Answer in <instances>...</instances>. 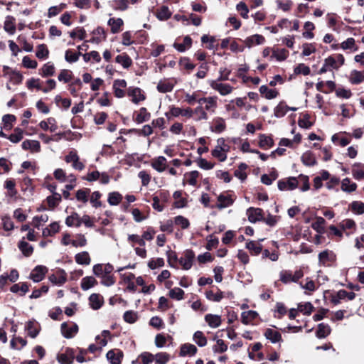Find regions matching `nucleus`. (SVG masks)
<instances>
[{"instance_id": "obj_18", "label": "nucleus", "mask_w": 364, "mask_h": 364, "mask_svg": "<svg viewBox=\"0 0 364 364\" xmlns=\"http://www.w3.org/2000/svg\"><path fill=\"white\" fill-rule=\"evenodd\" d=\"M245 247L254 256L259 255L262 252V245L258 241L250 240L246 242Z\"/></svg>"}, {"instance_id": "obj_43", "label": "nucleus", "mask_w": 364, "mask_h": 364, "mask_svg": "<svg viewBox=\"0 0 364 364\" xmlns=\"http://www.w3.org/2000/svg\"><path fill=\"white\" fill-rule=\"evenodd\" d=\"M217 40L215 36H210L208 35H203L201 37V42L203 43H207L208 44L206 46V48L209 50H218V44H215Z\"/></svg>"}, {"instance_id": "obj_56", "label": "nucleus", "mask_w": 364, "mask_h": 364, "mask_svg": "<svg viewBox=\"0 0 364 364\" xmlns=\"http://www.w3.org/2000/svg\"><path fill=\"white\" fill-rule=\"evenodd\" d=\"M127 240L129 243H131L132 247H134L135 244H137L140 247H144L146 245V242L145 241H144L142 236L140 237L139 235L136 234L129 235Z\"/></svg>"}, {"instance_id": "obj_58", "label": "nucleus", "mask_w": 364, "mask_h": 364, "mask_svg": "<svg viewBox=\"0 0 364 364\" xmlns=\"http://www.w3.org/2000/svg\"><path fill=\"white\" fill-rule=\"evenodd\" d=\"M364 81V75L358 70H353L351 72L350 82L353 85H358Z\"/></svg>"}, {"instance_id": "obj_10", "label": "nucleus", "mask_w": 364, "mask_h": 364, "mask_svg": "<svg viewBox=\"0 0 364 364\" xmlns=\"http://www.w3.org/2000/svg\"><path fill=\"white\" fill-rule=\"evenodd\" d=\"M151 117V114L149 112L146 107H141L139 112L135 111L133 114V120L137 124H141L144 122L149 121Z\"/></svg>"}, {"instance_id": "obj_8", "label": "nucleus", "mask_w": 364, "mask_h": 364, "mask_svg": "<svg viewBox=\"0 0 364 364\" xmlns=\"http://www.w3.org/2000/svg\"><path fill=\"white\" fill-rule=\"evenodd\" d=\"M195 253L192 250H186L184 252V257H181L178 262L182 265L183 269L188 270L191 268Z\"/></svg>"}, {"instance_id": "obj_20", "label": "nucleus", "mask_w": 364, "mask_h": 364, "mask_svg": "<svg viewBox=\"0 0 364 364\" xmlns=\"http://www.w3.org/2000/svg\"><path fill=\"white\" fill-rule=\"evenodd\" d=\"M264 336L272 343H276L282 341V337L279 331H274L272 328H266L264 333Z\"/></svg>"}, {"instance_id": "obj_15", "label": "nucleus", "mask_w": 364, "mask_h": 364, "mask_svg": "<svg viewBox=\"0 0 364 364\" xmlns=\"http://www.w3.org/2000/svg\"><path fill=\"white\" fill-rule=\"evenodd\" d=\"M198 352V348L196 346L191 343H184L181 346L179 355L181 357L193 356Z\"/></svg>"}, {"instance_id": "obj_59", "label": "nucleus", "mask_w": 364, "mask_h": 364, "mask_svg": "<svg viewBox=\"0 0 364 364\" xmlns=\"http://www.w3.org/2000/svg\"><path fill=\"white\" fill-rule=\"evenodd\" d=\"M154 195L159 198V200L162 203V204H166L170 200V193L168 191L161 189L156 191Z\"/></svg>"}, {"instance_id": "obj_1", "label": "nucleus", "mask_w": 364, "mask_h": 364, "mask_svg": "<svg viewBox=\"0 0 364 364\" xmlns=\"http://www.w3.org/2000/svg\"><path fill=\"white\" fill-rule=\"evenodd\" d=\"M304 277L301 269L296 270L294 274L291 270H282L279 273L280 281L284 284L297 282Z\"/></svg>"}, {"instance_id": "obj_23", "label": "nucleus", "mask_w": 364, "mask_h": 364, "mask_svg": "<svg viewBox=\"0 0 364 364\" xmlns=\"http://www.w3.org/2000/svg\"><path fill=\"white\" fill-rule=\"evenodd\" d=\"M117 350V353H115L114 350H110L106 354V357L111 364H120L122 362L124 355L123 352L120 350Z\"/></svg>"}, {"instance_id": "obj_29", "label": "nucleus", "mask_w": 364, "mask_h": 364, "mask_svg": "<svg viewBox=\"0 0 364 364\" xmlns=\"http://www.w3.org/2000/svg\"><path fill=\"white\" fill-rule=\"evenodd\" d=\"M258 316L259 314L255 311L250 310L247 311H244L241 314V321L243 324L247 325L256 319Z\"/></svg>"}, {"instance_id": "obj_39", "label": "nucleus", "mask_w": 364, "mask_h": 364, "mask_svg": "<svg viewBox=\"0 0 364 364\" xmlns=\"http://www.w3.org/2000/svg\"><path fill=\"white\" fill-rule=\"evenodd\" d=\"M74 78L73 72L68 69H63L60 71L58 80L63 83H68Z\"/></svg>"}, {"instance_id": "obj_41", "label": "nucleus", "mask_w": 364, "mask_h": 364, "mask_svg": "<svg viewBox=\"0 0 364 364\" xmlns=\"http://www.w3.org/2000/svg\"><path fill=\"white\" fill-rule=\"evenodd\" d=\"M15 18L11 16H7L4 21V28L9 34H14L16 31Z\"/></svg>"}, {"instance_id": "obj_47", "label": "nucleus", "mask_w": 364, "mask_h": 364, "mask_svg": "<svg viewBox=\"0 0 364 364\" xmlns=\"http://www.w3.org/2000/svg\"><path fill=\"white\" fill-rule=\"evenodd\" d=\"M193 341L200 347H204L207 345L208 340L204 333L200 331H197L193 336Z\"/></svg>"}, {"instance_id": "obj_19", "label": "nucleus", "mask_w": 364, "mask_h": 364, "mask_svg": "<svg viewBox=\"0 0 364 364\" xmlns=\"http://www.w3.org/2000/svg\"><path fill=\"white\" fill-rule=\"evenodd\" d=\"M90 307L94 310H97L102 307L104 304L103 297L99 294H92L89 296Z\"/></svg>"}, {"instance_id": "obj_33", "label": "nucleus", "mask_w": 364, "mask_h": 364, "mask_svg": "<svg viewBox=\"0 0 364 364\" xmlns=\"http://www.w3.org/2000/svg\"><path fill=\"white\" fill-rule=\"evenodd\" d=\"M61 200L62 196L58 193H54V194L48 196L46 199L48 208L51 210L55 209L59 205Z\"/></svg>"}, {"instance_id": "obj_35", "label": "nucleus", "mask_w": 364, "mask_h": 364, "mask_svg": "<svg viewBox=\"0 0 364 364\" xmlns=\"http://www.w3.org/2000/svg\"><path fill=\"white\" fill-rule=\"evenodd\" d=\"M259 92L267 100L274 99L279 95L276 89H269L267 85H262L259 87Z\"/></svg>"}, {"instance_id": "obj_9", "label": "nucleus", "mask_w": 364, "mask_h": 364, "mask_svg": "<svg viewBox=\"0 0 364 364\" xmlns=\"http://www.w3.org/2000/svg\"><path fill=\"white\" fill-rule=\"evenodd\" d=\"M210 87L217 90L221 95H227L232 92L233 87L229 84L218 83V82L212 80L210 83Z\"/></svg>"}, {"instance_id": "obj_17", "label": "nucleus", "mask_w": 364, "mask_h": 364, "mask_svg": "<svg viewBox=\"0 0 364 364\" xmlns=\"http://www.w3.org/2000/svg\"><path fill=\"white\" fill-rule=\"evenodd\" d=\"M55 68L52 62L45 63L41 69L38 70V74L43 77H48L54 75Z\"/></svg>"}, {"instance_id": "obj_50", "label": "nucleus", "mask_w": 364, "mask_h": 364, "mask_svg": "<svg viewBox=\"0 0 364 364\" xmlns=\"http://www.w3.org/2000/svg\"><path fill=\"white\" fill-rule=\"evenodd\" d=\"M4 188L7 189L9 195L11 197L15 196L17 193L16 189V182L13 178H8L4 182Z\"/></svg>"}, {"instance_id": "obj_11", "label": "nucleus", "mask_w": 364, "mask_h": 364, "mask_svg": "<svg viewBox=\"0 0 364 364\" xmlns=\"http://www.w3.org/2000/svg\"><path fill=\"white\" fill-rule=\"evenodd\" d=\"M240 41L245 43V46L251 48L256 45H262L265 42V38L262 35L255 34L247 37L245 41L240 39Z\"/></svg>"}, {"instance_id": "obj_28", "label": "nucleus", "mask_w": 364, "mask_h": 364, "mask_svg": "<svg viewBox=\"0 0 364 364\" xmlns=\"http://www.w3.org/2000/svg\"><path fill=\"white\" fill-rule=\"evenodd\" d=\"M352 174L355 180H364V165L360 163H355L353 165Z\"/></svg>"}, {"instance_id": "obj_31", "label": "nucleus", "mask_w": 364, "mask_h": 364, "mask_svg": "<svg viewBox=\"0 0 364 364\" xmlns=\"http://www.w3.org/2000/svg\"><path fill=\"white\" fill-rule=\"evenodd\" d=\"M331 332V327L324 323H321L318 325V328L316 331V336L318 338H326Z\"/></svg>"}, {"instance_id": "obj_52", "label": "nucleus", "mask_w": 364, "mask_h": 364, "mask_svg": "<svg viewBox=\"0 0 364 364\" xmlns=\"http://www.w3.org/2000/svg\"><path fill=\"white\" fill-rule=\"evenodd\" d=\"M325 223H326V220L323 218L316 217V221L312 224V228L318 233L321 234L325 232V228H324Z\"/></svg>"}, {"instance_id": "obj_21", "label": "nucleus", "mask_w": 364, "mask_h": 364, "mask_svg": "<svg viewBox=\"0 0 364 364\" xmlns=\"http://www.w3.org/2000/svg\"><path fill=\"white\" fill-rule=\"evenodd\" d=\"M10 291L14 294H18L19 296H24L29 291V285L26 282H19L12 285Z\"/></svg>"}, {"instance_id": "obj_64", "label": "nucleus", "mask_w": 364, "mask_h": 364, "mask_svg": "<svg viewBox=\"0 0 364 364\" xmlns=\"http://www.w3.org/2000/svg\"><path fill=\"white\" fill-rule=\"evenodd\" d=\"M26 329L28 331V335L33 338L39 333V329L36 328L34 321H29L26 324Z\"/></svg>"}, {"instance_id": "obj_14", "label": "nucleus", "mask_w": 364, "mask_h": 364, "mask_svg": "<svg viewBox=\"0 0 364 364\" xmlns=\"http://www.w3.org/2000/svg\"><path fill=\"white\" fill-rule=\"evenodd\" d=\"M107 24L110 26L111 33L115 34L119 33L122 30L124 21L121 18H110L108 20Z\"/></svg>"}, {"instance_id": "obj_49", "label": "nucleus", "mask_w": 364, "mask_h": 364, "mask_svg": "<svg viewBox=\"0 0 364 364\" xmlns=\"http://www.w3.org/2000/svg\"><path fill=\"white\" fill-rule=\"evenodd\" d=\"M115 61L117 63L121 64L124 68H128L132 65V63L131 58L126 53L118 55L115 58Z\"/></svg>"}, {"instance_id": "obj_22", "label": "nucleus", "mask_w": 364, "mask_h": 364, "mask_svg": "<svg viewBox=\"0 0 364 364\" xmlns=\"http://www.w3.org/2000/svg\"><path fill=\"white\" fill-rule=\"evenodd\" d=\"M301 162L306 166H314L317 164L315 155L311 151H306L301 157Z\"/></svg>"}, {"instance_id": "obj_12", "label": "nucleus", "mask_w": 364, "mask_h": 364, "mask_svg": "<svg viewBox=\"0 0 364 364\" xmlns=\"http://www.w3.org/2000/svg\"><path fill=\"white\" fill-rule=\"evenodd\" d=\"M127 95L132 97V101L134 104H138L146 99V96L142 93V90L139 87H130L128 89Z\"/></svg>"}, {"instance_id": "obj_37", "label": "nucleus", "mask_w": 364, "mask_h": 364, "mask_svg": "<svg viewBox=\"0 0 364 364\" xmlns=\"http://www.w3.org/2000/svg\"><path fill=\"white\" fill-rule=\"evenodd\" d=\"M259 138V146L261 149H266L274 146V140L272 136H266L264 134H260Z\"/></svg>"}, {"instance_id": "obj_2", "label": "nucleus", "mask_w": 364, "mask_h": 364, "mask_svg": "<svg viewBox=\"0 0 364 364\" xmlns=\"http://www.w3.org/2000/svg\"><path fill=\"white\" fill-rule=\"evenodd\" d=\"M278 188L282 191H292L299 187V181L296 177H288L278 181Z\"/></svg>"}, {"instance_id": "obj_45", "label": "nucleus", "mask_w": 364, "mask_h": 364, "mask_svg": "<svg viewBox=\"0 0 364 364\" xmlns=\"http://www.w3.org/2000/svg\"><path fill=\"white\" fill-rule=\"evenodd\" d=\"M248 166L245 163H240L237 169L234 171V176L241 180V181H244L247 177L245 172Z\"/></svg>"}, {"instance_id": "obj_7", "label": "nucleus", "mask_w": 364, "mask_h": 364, "mask_svg": "<svg viewBox=\"0 0 364 364\" xmlns=\"http://www.w3.org/2000/svg\"><path fill=\"white\" fill-rule=\"evenodd\" d=\"M78 330V326L75 323H72V326H70L67 322H63L60 326L61 333L65 338H73L77 333Z\"/></svg>"}, {"instance_id": "obj_26", "label": "nucleus", "mask_w": 364, "mask_h": 364, "mask_svg": "<svg viewBox=\"0 0 364 364\" xmlns=\"http://www.w3.org/2000/svg\"><path fill=\"white\" fill-rule=\"evenodd\" d=\"M205 321L211 328H217L222 323L221 317L219 315L208 314L205 316Z\"/></svg>"}, {"instance_id": "obj_27", "label": "nucleus", "mask_w": 364, "mask_h": 364, "mask_svg": "<svg viewBox=\"0 0 364 364\" xmlns=\"http://www.w3.org/2000/svg\"><path fill=\"white\" fill-rule=\"evenodd\" d=\"M155 14L159 20L166 21L171 18L172 13L167 6L164 5L157 9Z\"/></svg>"}, {"instance_id": "obj_51", "label": "nucleus", "mask_w": 364, "mask_h": 364, "mask_svg": "<svg viewBox=\"0 0 364 364\" xmlns=\"http://www.w3.org/2000/svg\"><path fill=\"white\" fill-rule=\"evenodd\" d=\"M205 296L208 300L215 302H220L224 297L223 292L220 289L215 294L212 290L206 291Z\"/></svg>"}, {"instance_id": "obj_46", "label": "nucleus", "mask_w": 364, "mask_h": 364, "mask_svg": "<svg viewBox=\"0 0 364 364\" xmlns=\"http://www.w3.org/2000/svg\"><path fill=\"white\" fill-rule=\"evenodd\" d=\"M357 184L351 182L349 178H344L341 182V190L344 192L351 193L356 190Z\"/></svg>"}, {"instance_id": "obj_32", "label": "nucleus", "mask_w": 364, "mask_h": 364, "mask_svg": "<svg viewBox=\"0 0 364 364\" xmlns=\"http://www.w3.org/2000/svg\"><path fill=\"white\" fill-rule=\"evenodd\" d=\"M166 159L164 156H159L153 159L151 166L159 172L165 171L166 166Z\"/></svg>"}, {"instance_id": "obj_40", "label": "nucleus", "mask_w": 364, "mask_h": 364, "mask_svg": "<svg viewBox=\"0 0 364 364\" xmlns=\"http://www.w3.org/2000/svg\"><path fill=\"white\" fill-rule=\"evenodd\" d=\"M97 284L98 282L95 277L87 276L82 279L80 286L82 290L86 291L95 287Z\"/></svg>"}, {"instance_id": "obj_25", "label": "nucleus", "mask_w": 364, "mask_h": 364, "mask_svg": "<svg viewBox=\"0 0 364 364\" xmlns=\"http://www.w3.org/2000/svg\"><path fill=\"white\" fill-rule=\"evenodd\" d=\"M290 109L284 101H281L274 109V114L277 118L283 117Z\"/></svg>"}, {"instance_id": "obj_34", "label": "nucleus", "mask_w": 364, "mask_h": 364, "mask_svg": "<svg viewBox=\"0 0 364 364\" xmlns=\"http://www.w3.org/2000/svg\"><path fill=\"white\" fill-rule=\"evenodd\" d=\"M192 46V38L189 36H186L183 38V43L175 42L173 46L179 52H184L190 48Z\"/></svg>"}, {"instance_id": "obj_13", "label": "nucleus", "mask_w": 364, "mask_h": 364, "mask_svg": "<svg viewBox=\"0 0 364 364\" xmlns=\"http://www.w3.org/2000/svg\"><path fill=\"white\" fill-rule=\"evenodd\" d=\"M226 123L222 117H215L213 120V125L210 127L211 132L215 133H222L226 129Z\"/></svg>"}, {"instance_id": "obj_57", "label": "nucleus", "mask_w": 364, "mask_h": 364, "mask_svg": "<svg viewBox=\"0 0 364 364\" xmlns=\"http://www.w3.org/2000/svg\"><path fill=\"white\" fill-rule=\"evenodd\" d=\"M90 193V189L85 188L80 189L76 192L75 197L78 201L86 203L88 201V195Z\"/></svg>"}, {"instance_id": "obj_61", "label": "nucleus", "mask_w": 364, "mask_h": 364, "mask_svg": "<svg viewBox=\"0 0 364 364\" xmlns=\"http://www.w3.org/2000/svg\"><path fill=\"white\" fill-rule=\"evenodd\" d=\"M157 90L161 93L170 92L173 89V85L169 82L160 81L157 85Z\"/></svg>"}, {"instance_id": "obj_30", "label": "nucleus", "mask_w": 364, "mask_h": 364, "mask_svg": "<svg viewBox=\"0 0 364 364\" xmlns=\"http://www.w3.org/2000/svg\"><path fill=\"white\" fill-rule=\"evenodd\" d=\"M24 150H31L33 152H38L41 150L40 142L36 140H25L21 144Z\"/></svg>"}, {"instance_id": "obj_53", "label": "nucleus", "mask_w": 364, "mask_h": 364, "mask_svg": "<svg viewBox=\"0 0 364 364\" xmlns=\"http://www.w3.org/2000/svg\"><path fill=\"white\" fill-rule=\"evenodd\" d=\"M196 114V120H207L208 118L207 112L204 110V108L201 105H198L194 109H193V115Z\"/></svg>"}, {"instance_id": "obj_44", "label": "nucleus", "mask_w": 364, "mask_h": 364, "mask_svg": "<svg viewBox=\"0 0 364 364\" xmlns=\"http://www.w3.org/2000/svg\"><path fill=\"white\" fill-rule=\"evenodd\" d=\"M18 247L25 257H30L33 252V246L24 240L18 242Z\"/></svg>"}, {"instance_id": "obj_54", "label": "nucleus", "mask_w": 364, "mask_h": 364, "mask_svg": "<svg viewBox=\"0 0 364 364\" xmlns=\"http://www.w3.org/2000/svg\"><path fill=\"white\" fill-rule=\"evenodd\" d=\"M351 211L357 215H362L364 213V203L361 201H353L350 204Z\"/></svg>"}, {"instance_id": "obj_3", "label": "nucleus", "mask_w": 364, "mask_h": 364, "mask_svg": "<svg viewBox=\"0 0 364 364\" xmlns=\"http://www.w3.org/2000/svg\"><path fill=\"white\" fill-rule=\"evenodd\" d=\"M318 261L323 266H331V263L336 260V254L329 250H326L318 254Z\"/></svg>"}, {"instance_id": "obj_5", "label": "nucleus", "mask_w": 364, "mask_h": 364, "mask_svg": "<svg viewBox=\"0 0 364 364\" xmlns=\"http://www.w3.org/2000/svg\"><path fill=\"white\" fill-rule=\"evenodd\" d=\"M248 220L252 223H255L264 220V210L260 208L250 207L247 210Z\"/></svg>"}, {"instance_id": "obj_42", "label": "nucleus", "mask_w": 364, "mask_h": 364, "mask_svg": "<svg viewBox=\"0 0 364 364\" xmlns=\"http://www.w3.org/2000/svg\"><path fill=\"white\" fill-rule=\"evenodd\" d=\"M65 224L68 227H80L81 225V222L80 221L79 214L77 213L76 212L72 213L70 215L66 218Z\"/></svg>"}, {"instance_id": "obj_60", "label": "nucleus", "mask_w": 364, "mask_h": 364, "mask_svg": "<svg viewBox=\"0 0 364 364\" xmlns=\"http://www.w3.org/2000/svg\"><path fill=\"white\" fill-rule=\"evenodd\" d=\"M122 196L119 192H112L109 193L107 201L111 205H117L121 203Z\"/></svg>"}, {"instance_id": "obj_16", "label": "nucleus", "mask_w": 364, "mask_h": 364, "mask_svg": "<svg viewBox=\"0 0 364 364\" xmlns=\"http://www.w3.org/2000/svg\"><path fill=\"white\" fill-rule=\"evenodd\" d=\"M218 201L219 203L217 204L216 207L219 209H223L232 205L235 201V198H232L231 195L225 196L221 193L218 197Z\"/></svg>"}, {"instance_id": "obj_36", "label": "nucleus", "mask_w": 364, "mask_h": 364, "mask_svg": "<svg viewBox=\"0 0 364 364\" xmlns=\"http://www.w3.org/2000/svg\"><path fill=\"white\" fill-rule=\"evenodd\" d=\"M230 149V146H228L227 149L225 147L217 146L215 149L212 150L211 154L213 156L218 158L220 161H225L227 159L225 152H228Z\"/></svg>"}, {"instance_id": "obj_48", "label": "nucleus", "mask_w": 364, "mask_h": 364, "mask_svg": "<svg viewBox=\"0 0 364 364\" xmlns=\"http://www.w3.org/2000/svg\"><path fill=\"white\" fill-rule=\"evenodd\" d=\"M298 310L303 314L309 316L315 310V308L311 302H305L298 304Z\"/></svg>"}, {"instance_id": "obj_24", "label": "nucleus", "mask_w": 364, "mask_h": 364, "mask_svg": "<svg viewBox=\"0 0 364 364\" xmlns=\"http://www.w3.org/2000/svg\"><path fill=\"white\" fill-rule=\"evenodd\" d=\"M94 36L90 39V42L99 43L102 41H105L107 38V33L102 27L98 26L95 30L92 31Z\"/></svg>"}, {"instance_id": "obj_55", "label": "nucleus", "mask_w": 364, "mask_h": 364, "mask_svg": "<svg viewBox=\"0 0 364 364\" xmlns=\"http://www.w3.org/2000/svg\"><path fill=\"white\" fill-rule=\"evenodd\" d=\"M179 66L188 71L193 70L196 65L191 62V59L188 57H181L178 62Z\"/></svg>"}, {"instance_id": "obj_38", "label": "nucleus", "mask_w": 364, "mask_h": 364, "mask_svg": "<svg viewBox=\"0 0 364 364\" xmlns=\"http://www.w3.org/2000/svg\"><path fill=\"white\" fill-rule=\"evenodd\" d=\"M75 260L78 264L81 265H89L91 262L90 255L86 251L76 254L75 256Z\"/></svg>"}, {"instance_id": "obj_6", "label": "nucleus", "mask_w": 364, "mask_h": 364, "mask_svg": "<svg viewBox=\"0 0 364 364\" xmlns=\"http://www.w3.org/2000/svg\"><path fill=\"white\" fill-rule=\"evenodd\" d=\"M48 279L52 284L61 286L67 282V273L64 269L59 268L55 273L48 277Z\"/></svg>"}, {"instance_id": "obj_4", "label": "nucleus", "mask_w": 364, "mask_h": 364, "mask_svg": "<svg viewBox=\"0 0 364 364\" xmlns=\"http://www.w3.org/2000/svg\"><path fill=\"white\" fill-rule=\"evenodd\" d=\"M48 272V268L47 267L43 265H37L31 271L29 278L34 282H39L45 278Z\"/></svg>"}, {"instance_id": "obj_62", "label": "nucleus", "mask_w": 364, "mask_h": 364, "mask_svg": "<svg viewBox=\"0 0 364 364\" xmlns=\"http://www.w3.org/2000/svg\"><path fill=\"white\" fill-rule=\"evenodd\" d=\"M23 129L16 127L14 129V132L8 136V139H9L13 143H18L23 139Z\"/></svg>"}, {"instance_id": "obj_63", "label": "nucleus", "mask_w": 364, "mask_h": 364, "mask_svg": "<svg viewBox=\"0 0 364 364\" xmlns=\"http://www.w3.org/2000/svg\"><path fill=\"white\" fill-rule=\"evenodd\" d=\"M218 97L216 96L214 97H208V101L205 103L204 108L205 111H209L210 112H215V110L218 106L217 104Z\"/></svg>"}]
</instances>
